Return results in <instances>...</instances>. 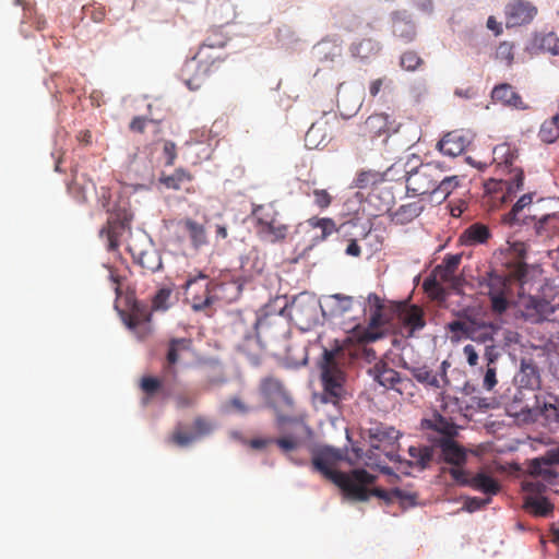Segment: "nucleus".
<instances>
[{"instance_id": "obj_1", "label": "nucleus", "mask_w": 559, "mask_h": 559, "mask_svg": "<svg viewBox=\"0 0 559 559\" xmlns=\"http://www.w3.org/2000/svg\"><path fill=\"white\" fill-rule=\"evenodd\" d=\"M234 331L242 341L237 348L245 354L253 365H259L263 352V342L275 341L284 336L288 331L285 319L278 314H265L258 317L257 313L239 316L234 321Z\"/></svg>"}, {"instance_id": "obj_2", "label": "nucleus", "mask_w": 559, "mask_h": 559, "mask_svg": "<svg viewBox=\"0 0 559 559\" xmlns=\"http://www.w3.org/2000/svg\"><path fill=\"white\" fill-rule=\"evenodd\" d=\"M343 459L344 455L338 449L317 448L311 451V468L335 484L347 499H366V490L360 485L371 480L369 473L362 468L353 469L349 473L340 472L337 466Z\"/></svg>"}, {"instance_id": "obj_3", "label": "nucleus", "mask_w": 559, "mask_h": 559, "mask_svg": "<svg viewBox=\"0 0 559 559\" xmlns=\"http://www.w3.org/2000/svg\"><path fill=\"white\" fill-rule=\"evenodd\" d=\"M346 361V353L343 347L324 349L321 364V383L323 388L322 401L337 405L346 395V376L342 365Z\"/></svg>"}, {"instance_id": "obj_4", "label": "nucleus", "mask_w": 559, "mask_h": 559, "mask_svg": "<svg viewBox=\"0 0 559 559\" xmlns=\"http://www.w3.org/2000/svg\"><path fill=\"white\" fill-rule=\"evenodd\" d=\"M518 158V150L509 143L498 144L492 150V163L496 167V173L509 176L506 179H500L507 190L502 198L504 202L511 200L523 189L524 173L521 167L515 165Z\"/></svg>"}, {"instance_id": "obj_5", "label": "nucleus", "mask_w": 559, "mask_h": 559, "mask_svg": "<svg viewBox=\"0 0 559 559\" xmlns=\"http://www.w3.org/2000/svg\"><path fill=\"white\" fill-rule=\"evenodd\" d=\"M255 234L269 243L282 242L289 233V225L283 219L274 203L254 205L251 212Z\"/></svg>"}, {"instance_id": "obj_6", "label": "nucleus", "mask_w": 559, "mask_h": 559, "mask_svg": "<svg viewBox=\"0 0 559 559\" xmlns=\"http://www.w3.org/2000/svg\"><path fill=\"white\" fill-rule=\"evenodd\" d=\"M461 319L448 323L447 329L453 334L452 338H469L477 343L492 342L500 330V324L486 321L480 316L468 313L466 310L460 314Z\"/></svg>"}, {"instance_id": "obj_7", "label": "nucleus", "mask_w": 559, "mask_h": 559, "mask_svg": "<svg viewBox=\"0 0 559 559\" xmlns=\"http://www.w3.org/2000/svg\"><path fill=\"white\" fill-rule=\"evenodd\" d=\"M111 198L112 193L108 187H100L97 190L98 203L106 212L110 213L106 226L99 230V236L107 238L109 251H114L119 247L118 239L131 221V216L126 210L114 213L115 209L110 205Z\"/></svg>"}, {"instance_id": "obj_8", "label": "nucleus", "mask_w": 559, "mask_h": 559, "mask_svg": "<svg viewBox=\"0 0 559 559\" xmlns=\"http://www.w3.org/2000/svg\"><path fill=\"white\" fill-rule=\"evenodd\" d=\"M444 169L440 163L429 162L420 164L406 173V190L413 197L429 194L431 199L442 177Z\"/></svg>"}, {"instance_id": "obj_9", "label": "nucleus", "mask_w": 559, "mask_h": 559, "mask_svg": "<svg viewBox=\"0 0 559 559\" xmlns=\"http://www.w3.org/2000/svg\"><path fill=\"white\" fill-rule=\"evenodd\" d=\"M449 474L459 486L469 487L490 500L502 489L499 480L484 469L471 473L464 468H450Z\"/></svg>"}, {"instance_id": "obj_10", "label": "nucleus", "mask_w": 559, "mask_h": 559, "mask_svg": "<svg viewBox=\"0 0 559 559\" xmlns=\"http://www.w3.org/2000/svg\"><path fill=\"white\" fill-rule=\"evenodd\" d=\"M318 308L319 302L313 295L301 293L293 299L288 311L297 323L309 326L317 320Z\"/></svg>"}, {"instance_id": "obj_11", "label": "nucleus", "mask_w": 559, "mask_h": 559, "mask_svg": "<svg viewBox=\"0 0 559 559\" xmlns=\"http://www.w3.org/2000/svg\"><path fill=\"white\" fill-rule=\"evenodd\" d=\"M400 123L394 119H390L386 114H373L369 116L360 126V134L370 140L384 136L388 139L391 134L396 133Z\"/></svg>"}, {"instance_id": "obj_12", "label": "nucleus", "mask_w": 559, "mask_h": 559, "mask_svg": "<svg viewBox=\"0 0 559 559\" xmlns=\"http://www.w3.org/2000/svg\"><path fill=\"white\" fill-rule=\"evenodd\" d=\"M210 282L202 273L199 276L189 278L185 284V289L190 297L191 307L194 311H201L209 308L214 298L211 295Z\"/></svg>"}, {"instance_id": "obj_13", "label": "nucleus", "mask_w": 559, "mask_h": 559, "mask_svg": "<svg viewBox=\"0 0 559 559\" xmlns=\"http://www.w3.org/2000/svg\"><path fill=\"white\" fill-rule=\"evenodd\" d=\"M215 427L211 419L197 416L193 420V432H185L181 427H177L170 437V441L179 447H187L193 441L211 435Z\"/></svg>"}, {"instance_id": "obj_14", "label": "nucleus", "mask_w": 559, "mask_h": 559, "mask_svg": "<svg viewBox=\"0 0 559 559\" xmlns=\"http://www.w3.org/2000/svg\"><path fill=\"white\" fill-rule=\"evenodd\" d=\"M537 8L530 1L514 0L506 8L507 27L528 24L537 14Z\"/></svg>"}, {"instance_id": "obj_15", "label": "nucleus", "mask_w": 559, "mask_h": 559, "mask_svg": "<svg viewBox=\"0 0 559 559\" xmlns=\"http://www.w3.org/2000/svg\"><path fill=\"white\" fill-rule=\"evenodd\" d=\"M308 233H310L311 246L325 241L332 234L340 231L334 219L330 217L312 216L306 221Z\"/></svg>"}, {"instance_id": "obj_16", "label": "nucleus", "mask_w": 559, "mask_h": 559, "mask_svg": "<svg viewBox=\"0 0 559 559\" xmlns=\"http://www.w3.org/2000/svg\"><path fill=\"white\" fill-rule=\"evenodd\" d=\"M408 454L411 456V460L405 461V464L407 466H415V467H418L419 469H425L432 462L433 449L429 445H418V447L412 445L408 448ZM386 456L392 462H399L400 464L404 463V461H402L401 456L393 452H388Z\"/></svg>"}, {"instance_id": "obj_17", "label": "nucleus", "mask_w": 559, "mask_h": 559, "mask_svg": "<svg viewBox=\"0 0 559 559\" xmlns=\"http://www.w3.org/2000/svg\"><path fill=\"white\" fill-rule=\"evenodd\" d=\"M436 444L440 448L444 462L453 465V468H462L466 463L467 452L454 438H439Z\"/></svg>"}, {"instance_id": "obj_18", "label": "nucleus", "mask_w": 559, "mask_h": 559, "mask_svg": "<svg viewBox=\"0 0 559 559\" xmlns=\"http://www.w3.org/2000/svg\"><path fill=\"white\" fill-rule=\"evenodd\" d=\"M192 348V341L191 338L187 337H174L170 338L167 343V350H166V362L167 366L165 367L166 372L175 376L176 370L174 366L178 364L188 353H190Z\"/></svg>"}, {"instance_id": "obj_19", "label": "nucleus", "mask_w": 559, "mask_h": 559, "mask_svg": "<svg viewBox=\"0 0 559 559\" xmlns=\"http://www.w3.org/2000/svg\"><path fill=\"white\" fill-rule=\"evenodd\" d=\"M506 290L507 284L501 277L496 276L490 280L488 297L491 310L496 314H502L509 309L510 302Z\"/></svg>"}, {"instance_id": "obj_20", "label": "nucleus", "mask_w": 559, "mask_h": 559, "mask_svg": "<svg viewBox=\"0 0 559 559\" xmlns=\"http://www.w3.org/2000/svg\"><path fill=\"white\" fill-rule=\"evenodd\" d=\"M448 362L443 361L441 364L442 376L439 378L436 373L432 372L427 366H413L407 367L411 374L421 384L427 386H431L435 389H440L442 386L441 382H448L447 380V368Z\"/></svg>"}, {"instance_id": "obj_21", "label": "nucleus", "mask_w": 559, "mask_h": 559, "mask_svg": "<svg viewBox=\"0 0 559 559\" xmlns=\"http://www.w3.org/2000/svg\"><path fill=\"white\" fill-rule=\"evenodd\" d=\"M341 56L342 46L336 39H322L312 48L313 59L322 64L334 62Z\"/></svg>"}, {"instance_id": "obj_22", "label": "nucleus", "mask_w": 559, "mask_h": 559, "mask_svg": "<svg viewBox=\"0 0 559 559\" xmlns=\"http://www.w3.org/2000/svg\"><path fill=\"white\" fill-rule=\"evenodd\" d=\"M534 195V192L523 194L512 206L510 212L504 215L503 222L510 226L522 223L526 224V219L530 218V215L526 214L525 211L530 212Z\"/></svg>"}, {"instance_id": "obj_23", "label": "nucleus", "mask_w": 559, "mask_h": 559, "mask_svg": "<svg viewBox=\"0 0 559 559\" xmlns=\"http://www.w3.org/2000/svg\"><path fill=\"white\" fill-rule=\"evenodd\" d=\"M468 145L467 139L460 132L447 133L439 142L438 148L443 155L455 157L461 155Z\"/></svg>"}, {"instance_id": "obj_24", "label": "nucleus", "mask_w": 559, "mask_h": 559, "mask_svg": "<svg viewBox=\"0 0 559 559\" xmlns=\"http://www.w3.org/2000/svg\"><path fill=\"white\" fill-rule=\"evenodd\" d=\"M150 320V314L140 310L138 305H135L132 311L123 318L126 325L130 330L134 331L140 338H144L148 335Z\"/></svg>"}, {"instance_id": "obj_25", "label": "nucleus", "mask_w": 559, "mask_h": 559, "mask_svg": "<svg viewBox=\"0 0 559 559\" xmlns=\"http://www.w3.org/2000/svg\"><path fill=\"white\" fill-rule=\"evenodd\" d=\"M374 380L385 389H392L402 393V389L399 386L403 380L400 373L394 369L388 367L386 364H376L373 367Z\"/></svg>"}, {"instance_id": "obj_26", "label": "nucleus", "mask_w": 559, "mask_h": 559, "mask_svg": "<svg viewBox=\"0 0 559 559\" xmlns=\"http://www.w3.org/2000/svg\"><path fill=\"white\" fill-rule=\"evenodd\" d=\"M269 404L274 408L278 424L292 421L295 403L286 389L278 396L270 401Z\"/></svg>"}, {"instance_id": "obj_27", "label": "nucleus", "mask_w": 559, "mask_h": 559, "mask_svg": "<svg viewBox=\"0 0 559 559\" xmlns=\"http://www.w3.org/2000/svg\"><path fill=\"white\" fill-rule=\"evenodd\" d=\"M225 58L222 50H215L204 44H202L193 57L197 62V67L200 70H209L211 67L218 66Z\"/></svg>"}, {"instance_id": "obj_28", "label": "nucleus", "mask_w": 559, "mask_h": 559, "mask_svg": "<svg viewBox=\"0 0 559 559\" xmlns=\"http://www.w3.org/2000/svg\"><path fill=\"white\" fill-rule=\"evenodd\" d=\"M179 225L182 226V229L188 234L194 249H199L207 243V235L204 225L192 218H185L179 222Z\"/></svg>"}, {"instance_id": "obj_29", "label": "nucleus", "mask_w": 559, "mask_h": 559, "mask_svg": "<svg viewBox=\"0 0 559 559\" xmlns=\"http://www.w3.org/2000/svg\"><path fill=\"white\" fill-rule=\"evenodd\" d=\"M424 206L419 202L402 204L390 214V219L396 225H406L420 215Z\"/></svg>"}, {"instance_id": "obj_30", "label": "nucleus", "mask_w": 559, "mask_h": 559, "mask_svg": "<svg viewBox=\"0 0 559 559\" xmlns=\"http://www.w3.org/2000/svg\"><path fill=\"white\" fill-rule=\"evenodd\" d=\"M490 237L487 226L475 223L467 227L460 236V242L464 246H475L485 243Z\"/></svg>"}, {"instance_id": "obj_31", "label": "nucleus", "mask_w": 559, "mask_h": 559, "mask_svg": "<svg viewBox=\"0 0 559 559\" xmlns=\"http://www.w3.org/2000/svg\"><path fill=\"white\" fill-rule=\"evenodd\" d=\"M401 319L403 324L409 329L411 336L416 331L423 330L426 325L424 310L417 305H412L405 309L401 314Z\"/></svg>"}, {"instance_id": "obj_32", "label": "nucleus", "mask_w": 559, "mask_h": 559, "mask_svg": "<svg viewBox=\"0 0 559 559\" xmlns=\"http://www.w3.org/2000/svg\"><path fill=\"white\" fill-rule=\"evenodd\" d=\"M519 381L522 386L535 390L540 385V376L537 366L532 359L521 361Z\"/></svg>"}, {"instance_id": "obj_33", "label": "nucleus", "mask_w": 559, "mask_h": 559, "mask_svg": "<svg viewBox=\"0 0 559 559\" xmlns=\"http://www.w3.org/2000/svg\"><path fill=\"white\" fill-rule=\"evenodd\" d=\"M461 255L451 254L447 255L442 263L437 265L433 270L435 276L443 283H453L455 280V272L460 265Z\"/></svg>"}, {"instance_id": "obj_34", "label": "nucleus", "mask_w": 559, "mask_h": 559, "mask_svg": "<svg viewBox=\"0 0 559 559\" xmlns=\"http://www.w3.org/2000/svg\"><path fill=\"white\" fill-rule=\"evenodd\" d=\"M491 97L495 102L514 107H518L522 103L521 96L507 83L496 86L491 92Z\"/></svg>"}, {"instance_id": "obj_35", "label": "nucleus", "mask_w": 559, "mask_h": 559, "mask_svg": "<svg viewBox=\"0 0 559 559\" xmlns=\"http://www.w3.org/2000/svg\"><path fill=\"white\" fill-rule=\"evenodd\" d=\"M427 427L441 433V438H454L457 429L454 423L440 414H435L430 420H427Z\"/></svg>"}, {"instance_id": "obj_36", "label": "nucleus", "mask_w": 559, "mask_h": 559, "mask_svg": "<svg viewBox=\"0 0 559 559\" xmlns=\"http://www.w3.org/2000/svg\"><path fill=\"white\" fill-rule=\"evenodd\" d=\"M459 186V176H444L443 174L437 183L432 200L438 202L444 201Z\"/></svg>"}, {"instance_id": "obj_37", "label": "nucleus", "mask_w": 559, "mask_h": 559, "mask_svg": "<svg viewBox=\"0 0 559 559\" xmlns=\"http://www.w3.org/2000/svg\"><path fill=\"white\" fill-rule=\"evenodd\" d=\"M527 471L530 476L533 478H542L548 484H552L558 476L551 466L546 465L542 460L537 459H534L528 463Z\"/></svg>"}, {"instance_id": "obj_38", "label": "nucleus", "mask_w": 559, "mask_h": 559, "mask_svg": "<svg viewBox=\"0 0 559 559\" xmlns=\"http://www.w3.org/2000/svg\"><path fill=\"white\" fill-rule=\"evenodd\" d=\"M524 507L536 516H548L554 510L552 503L547 498L537 496H527Z\"/></svg>"}, {"instance_id": "obj_39", "label": "nucleus", "mask_w": 559, "mask_h": 559, "mask_svg": "<svg viewBox=\"0 0 559 559\" xmlns=\"http://www.w3.org/2000/svg\"><path fill=\"white\" fill-rule=\"evenodd\" d=\"M235 16L234 7L229 2H219L212 9V20L216 24L215 26L228 25Z\"/></svg>"}, {"instance_id": "obj_40", "label": "nucleus", "mask_w": 559, "mask_h": 559, "mask_svg": "<svg viewBox=\"0 0 559 559\" xmlns=\"http://www.w3.org/2000/svg\"><path fill=\"white\" fill-rule=\"evenodd\" d=\"M380 46L378 41L371 38H364L359 43L354 44L352 47V53L355 58L367 60L378 55Z\"/></svg>"}, {"instance_id": "obj_41", "label": "nucleus", "mask_w": 559, "mask_h": 559, "mask_svg": "<svg viewBox=\"0 0 559 559\" xmlns=\"http://www.w3.org/2000/svg\"><path fill=\"white\" fill-rule=\"evenodd\" d=\"M191 180V174L182 168L176 169L171 175H162L159 178V182L162 185H164L167 189L173 190H179L183 183Z\"/></svg>"}, {"instance_id": "obj_42", "label": "nucleus", "mask_w": 559, "mask_h": 559, "mask_svg": "<svg viewBox=\"0 0 559 559\" xmlns=\"http://www.w3.org/2000/svg\"><path fill=\"white\" fill-rule=\"evenodd\" d=\"M384 324L382 309H373L369 319V325L362 335V341L373 342L381 336V333L377 332L379 328Z\"/></svg>"}, {"instance_id": "obj_43", "label": "nucleus", "mask_w": 559, "mask_h": 559, "mask_svg": "<svg viewBox=\"0 0 559 559\" xmlns=\"http://www.w3.org/2000/svg\"><path fill=\"white\" fill-rule=\"evenodd\" d=\"M147 108H148V116H146V117L136 116L131 120V122L129 124L130 131L136 132V133H143L145 131L147 121L159 123L164 119V117H165L164 114L155 115L153 112L152 104H148Z\"/></svg>"}, {"instance_id": "obj_44", "label": "nucleus", "mask_w": 559, "mask_h": 559, "mask_svg": "<svg viewBox=\"0 0 559 559\" xmlns=\"http://www.w3.org/2000/svg\"><path fill=\"white\" fill-rule=\"evenodd\" d=\"M229 37L223 32L222 27L213 26L209 29L205 40L202 43L215 50H222L227 45Z\"/></svg>"}, {"instance_id": "obj_45", "label": "nucleus", "mask_w": 559, "mask_h": 559, "mask_svg": "<svg viewBox=\"0 0 559 559\" xmlns=\"http://www.w3.org/2000/svg\"><path fill=\"white\" fill-rule=\"evenodd\" d=\"M260 390L262 395L265 397L267 403L272 401L275 396H278L283 390H285V386L283 383L273 377L264 378L261 381Z\"/></svg>"}, {"instance_id": "obj_46", "label": "nucleus", "mask_w": 559, "mask_h": 559, "mask_svg": "<svg viewBox=\"0 0 559 559\" xmlns=\"http://www.w3.org/2000/svg\"><path fill=\"white\" fill-rule=\"evenodd\" d=\"M136 261L144 271L152 273L162 267V259L154 250L140 252Z\"/></svg>"}, {"instance_id": "obj_47", "label": "nucleus", "mask_w": 559, "mask_h": 559, "mask_svg": "<svg viewBox=\"0 0 559 559\" xmlns=\"http://www.w3.org/2000/svg\"><path fill=\"white\" fill-rule=\"evenodd\" d=\"M399 437L400 432L393 427L377 428L376 431L371 435V439L378 441V443H372V448L379 450L381 448V442H389L390 444H394Z\"/></svg>"}, {"instance_id": "obj_48", "label": "nucleus", "mask_w": 559, "mask_h": 559, "mask_svg": "<svg viewBox=\"0 0 559 559\" xmlns=\"http://www.w3.org/2000/svg\"><path fill=\"white\" fill-rule=\"evenodd\" d=\"M330 298L333 301L332 313L334 316H343L353 309L354 299L350 296L335 294Z\"/></svg>"}, {"instance_id": "obj_49", "label": "nucleus", "mask_w": 559, "mask_h": 559, "mask_svg": "<svg viewBox=\"0 0 559 559\" xmlns=\"http://www.w3.org/2000/svg\"><path fill=\"white\" fill-rule=\"evenodd\" d=\"M173 289L170 287H163L156 292L152 298V309L154 311H165L170 307V298Z\"/></svg>"}, {"instance_id": "obj_50", "label": "nucleus", "mask_w": 559, "mask_h": 559, "mask_svg": "<svg viewBox=\"0 0 559 559\" xmlns=\"http://www.w3.org/2000/svg\"><path fill=\"white\" fill-rule=\"evenodd\" d=\"M274 443L285 454L297 450L302 444V439L296 435H286L274 439Z\"/></svg>"}, {"instance_id": "obj_51", "label": "nucleus", "mask_w": 559, "mask_h": 559, "mask_svg": "<svg viewBox=\"0 0 559 559\" xmlns=\"http://www.w3.org/2000/svg\"><path fill=\"white\" fill-rule=\"evenodd\" d=\"M496 59L506 67H511L514 59V45L510 41H502L496 49Z\"/></svg>"}, {"instance_id": "obj_52", "label": "nucleus", "mask_w": 559, "mask_h": 559, "mask_svg": "<svg viewBox=\"0 0 559 559\" xmlns=\"http://www.w3.org/2000/svg\"><path fill=\"white\" fill-rule=\"evenodd\" d=\"M199 394L197 391H180L175 397V405L179 409L192 407L198 402Z\"/></svg>"}, {"instance_id": "obj_53", "label": "nucleus", "mask_w": 559, "mask_h": 559, "mask_svg": "<svg viewBox=\"0 0 559 559\" xmlns=\"http://www.w3.org/2000/svg\"><path fill=\"white\" fill-rule=\"evenodd\" d=\"M369 476L371 477L370 481L362 483L360 486L364 490H366V499L362 501H367L371 496H376L378 498H381L388 502L393 501V495L392 490L388 491L384 489L376 488V489H369L368 486L373 484L376 480V476L369 473Z\"/></svg>"}, {"instance_id": "obj_54", "label": "nucleus", "mask_w": 559, "mask_h": 559, "mask_svg": "<svg viewBox=\"0 0 559 559\" xmlns=\"http://www.w3.org/2000/svg\"><path fill=\"white\" fill-rule=\"evenodd\" d=\"M528 307L533 308L542 318H547L556 311V306L543 298H531Z\"/></svg>"}, {"instance_id": "obj_55", "label": "nucleus", "mask_w": 559, "mask_h": 559, "mask_svg": "<svg viewBox=\"0 0 559 559\" xmlns=\"http://www.w3.org/2000/svg\"><path fill=\"white\" fill-rule=\"evenodd\" d=\"M163 386L162 381L155 377H143L141 379L140 388L147 395V397H153L156 395Z\"/></svg>"}, {"instance_id": "obj_56", "label": "nucleus", "mask_w": 559, "mask_h": 559, "mask_svg": "<svg viewBox=\"0 0 559 559\" xmlns=\"http://www.w3.org/2000/svg\"><path fill=\"white\" fill-rule=\"evenodd\" d=\"M538 135L543 142L554 143L559 138V127H554L552 122H544Z\"/></svg>"}, {"instance_id": "obj_57", "label": "nucleus", "mask_w": 559, "mask_h": 559, "mask_svg": "<svg viewBox=\"0 0 559 559\" xmlns=\"http://www.w3.org/2000/svg\"><path fill=\"white\" fill-rule=\"evenodd\" d=\"M423 63V59L415 51H406L401 57V67L404 70H416Z\"/></svg>"}, {"instance_id": "obj_58", "label": "nucleus", "mask_w": 559, "mask_h": 559, "mask_svg": "<svg viewBox=\"0 0 559 559\" xmlns=\"http://www.w3.org/2000/svg\"><path fill=\"white\" fill-rule=\"evenodd\" d=\"M489 503H491V500L489 498L467 497L464 500L463 510L473 513L478 510H481Z\"/></svg>"}, {"instance_id": "obj_59", "label": "nucleus", "mask_w": 559, "mask_h": 559, "mask_svg": "<svg viewBox=\"0 0 559 559\" xmlns=\"http://www.w3.org/2000/svg\"><path fill=\"white\" fill-rule=\"evenodd\" d=\"M540 48L549 51L551 55H559V38L555 33H548L540 39Z\"/></svg>"}, {"instance_id": "obj_60", "label": "nucleus", "mask_w": 559, "mask_h": 559, "mask_svg": "<svg viewBox=\"0 0 559 559\" xmlns=\"http://www.w3.org/2000/svg\"><path fill=\"white\" fill-rule=\"evenodd\" d=\"M312 195L314 204L321 210L328 209L332 203V195L325 189H314Z\"/></svg>"}, {"instance_id": "obj_61", "label": "nucleus", "mask_w": 559, "mask_h": 559, "mask_svg": "<svg viewBox=\"0 0 559 559\" xmlns=\"http://www.w3.org/2000/svg\"><path fill=\"white\" fill-rule=\"evenodd\" d=\"M381 90L391 91L392 90V81L389 80L388 78L383 76V78L372 81L369 85V94L372 97H376L380 93Z\"/></svg>"}, {"instance_id": "obj_62", "label": "nucleus", "mask_w": 559, "mask_h": 559, "mask_svg": "<svg viewBox=\"0 0 559 559\" xmlns=\"http://www.w3.org/2000/svg\"><path fill=\"white\" fill-rule=\"evenodd\" d=\"M205 81V72H193L189 78L183 79L185 84L190 91L199 90Z\"/></svg>"}, {"instance_id": "obj_63", "label": "nucleus", "mask_w": 559, "mask_h": 559, "mask_svg": "<svg viewBox=\"0 0 559 559\" xmlns=\"http://www.w3.org/2000/svg\"><path fill=\"white\" fill-rule=\"evenodd\" d=\"M546 488V485L538 479L525 480L523 483V490L531 493L530 496L540 495Z\"/></svg>"}, {"instance_id": "obj_64", "label": "nucleus", "mask_w": 559, "mask_h": 559, "mask_svg": "<svg viewBox=\"0 0 559 559\" xmlns=\"http://www.w3.org/2000/svg\"><path fill=\"white\" fill-rule=\"evenodd\" d=\"M543 413L548 420L559 423V403L556 401L555 404L546 403L544 405Z\"/></svg>"}]
</instances>
